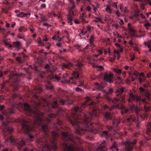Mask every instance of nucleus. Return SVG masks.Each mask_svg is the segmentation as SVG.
<instances>
[{"mask_svg":"<svg viewBox=\"0 0 151 151\" xmlns=\"http://www.w3.org/2000/svg\"><path fill=\"white\" fill-rule=\"evenodd\" d=\"M34 137V136L33 135H30L29 136V141H32V138Z\"/></svg>","mask_w":151,"mask_h":151,"instance_id":"obj_59","label":"nucleus"},{"mask_svg":"<svg viewBox=\"0 0 151 151\" xmlns=\"http://www.w3.org/2000/svg\"><path fill=\"white\" fill-rule=\"evenodd\" d=\"M44 50L43 49H42L40 50H39V51L37 52V53H38L40 55L43 53H44Z\"/></svg>","mask_w":151,"mask_h":151,"instance_id":"obj_51","label":"nucleus"},{"mask_svg":"<svg viewBox=\"0 0 151 151\" xmlns=\"http://www.w3.org/2000/svg\"><path fill=\"white\" fill-rule=\"evenodd\" d=\"M117 145L116 142H114L112 145V146L111 147V148H115L117 150V151H118V150L117 149Z\"/></svg>","mask_w":151,"mask_h":151,"instance_id":"obj_33","label":"nucleus"},{"mask_svg":"<svg viewBox=\"0 0 151 151\" xmlns=\"http://www.w3.org/2000/svg\"><path fill=\"white\" fill-rule=\"evenodd\" d=\"M135 118L134 116L130 115L129 117L127 119L126 121L127 122H130L135 121Z\"/></svg>","mask_w":151,"mask_h":151,"instance_id":"obj_22","label":"nucleus"},{"mask_svg":"<svg viewBox=\"0 0 151 151\" xmlns=\"http://www.w3.org/2000/svg\"><path fill=\"white\" fill-rule=\"evenodd\" d=\"M9 73V79L10 80H12L15 83V84H17L19 81V76L17 74L12 73L11 71L8 69L4 71V74L5 75H6Z\"/></svg>","mask_w":151,"mask_h":151,"instance_id":"obj_8","label":"nucleus"},{"mask_svg":"<svg viewBox=\"0 0 151 151\" xmlns=\"http://www.w3.org/2000/svg\"><path fill=\"white\" fill-rule=\"evenodd\" d=\"M78 68L75 71H74L72 73L73 77H70L69 81H62V83H73L74 84H76V82H73L72 81H74V79H75L77 80H79L78 82H80V84L78 85V86H83V82L82 80H81V78L82 77V76L81 75V72L80 71V69L81 68V67H77Z\"/></svg>","mask_w":151,"mask_h":151,"instance_id":"obj_7","label":"nucleus"},{"mask_svg":"<svg viewBox=\"0 0 151 151\" xmlns=\"http://www.w3.org/2000/svg\"><path fill=\"white\" fill-rule=\"evenodd\" d=\"M41 9H43L46 7V5L45 4H42L40 6Z\"/></svg>","mask_w":151,"mask_h":151,"instance_id":"obj_53","label":"nucleus"},{"mask_svg":"<svg viewBox=\"0 0 151 151\" xmlns=\"http://www.w3.org/2000/svg\"><path fill=\"white\" fill-rule=\"evenodd\" d=\"M65 142L62 144L63 151H74L77 147V143L81 144L82 141L79 137L69 134L68 132H61Z\"/></svg>","mask_w":151,"mask_h":151,"instance_id":"obj_5","label":"nucleus"},{"mask_svg":"<svg viewBox=\"0 0 151 151\" xmlns=\"http://www.w3.org/2000/svg\"><path fill=\"white\" fill-rule=\"evenodd\" d=\"M19 30L20 32H24L26 31L27 30V29L25 28L24 27L22 26L19 28Z\"/></svg>","mask_w":151,"mask_h":151,"instance_id":"obj_28","label":"nucleus"},{"mask_svg":"<svg viewBox=\"0 0 151 151\" xmlns=\"http://www.w3.org/2000/svg\"><path fill=\"white\" fill-rule=\"evenodd\" d=\"M70 5H71V4H70ZM71 5L72 6H70V9L74 10L75 7V6L74 5V4H71Z\"/></svg>","mask_w":151,"mask_h":151,"instance_id":"obj_52","label":"nucleus"},{"mask_svg":"<svg viewBox=\"0 0 151 151\" xmlns=\"http://www.w3.org/2000/svg\"><path fill=\"white\" fill-rule=\"evenodd\" d=\"M80 19L83 23H88V21H86L85 20V19L84 18V13H83L82 14V15L80 16Z\"/></svg>","mask_w":151,"mask_h":151,"instance_id":"obj_24","label":"nucleus"},{"mask_svg":"<svg viewBox=\"0 0 151 151\" xmlns=\"http://www.w3.org/2000/svg\"><path fill=\"white\" fill-rule=\"evenodd\" d=\"M113 70L117 74H120L121 73V71L120 70L116 68L113 69Z\"/></svg>","mask_w":151,"mask_h":151,"instance_id":"obj_39","label":"nucleus"},{"mask_svg":"<svg viewBox=\"0 0 151 151\" xmlns=\"http://www.w3.org/2000/svg\"><path fill=\"white\" fill-rule=\"evenodd\" d=\"M139 89L141 92H142L143 93L144 92H145V89L143 88L142 87H140L139 88Z\"/></svg>","mask_w":151,"mask_h":151,"instance_id":"obj_45","label":"nucleus"},{"mask_svg":"<svg viewBox=\"0 0 151 151\" xmlns=\"http://www.w3.org/2000/svg\"><path fill=\"white\" fill-rule=\"evenodd\" d=\"M147 129L146 131L145 137L147 139H151V121L147 125Z\"/></svg>","mask_w":151,"mask_h":151,"instance_id":"obj_13","label":"nucleus"},{"mask_svg":"<svg viewBox=\"0 0 151 151\" xmlns=\"http://www.w3.org/2000/svg\"><path fill=\"white\" fill-rule=\"evenodd\" d=\"M95 88L93 89V90H96L98 91L101 90L103 87V86L99 84L98 83H96L95 84Z\"/></svg>","mask_w":151,"mask_h":151,"instance_id":"obj_19","label":"nucleus"},{"mask_svg":"<svg viewBox=\"0 0 151 151\" xmlns=\"http://www.w3.org/2000/svg\"><path fill=\"white\" fill-rule=\"evenodd\" d=\"M104 117L107 120L111 119L113 117V115L111 113L109 112H106L104 114Z\"/></svg>","mask_w":151,"mask_h":151,"instance_id":"obj_17","label":"nucleus"},{"mask_svg":"<svg viewBox=\"0 0 151 151\" xmlns=\"http://www.w3.org/2000/svg\"><path fill=\"white\" fill-rule=\"evenodd\" d=\"M47 89H49L50 90H52L53 89V86L52 85L47 86Z\"/></svg>","mask_w":151,"mask_h":151,"instance_id":"obj_44","label":"nucleus"},{"mask_svg":"<svg viewBox=\"0 0 151 151\" xmlns=\"http://www.w3.org/2000/svg\"><path fill=\"white\" fill-rule=\"evenodd\" d=\"M34 93L35 94L34 95V96L36 98H37L38 96L36 94L37 93H40L42 91V88L40 87L36 86L34 88Z\"/></svg>","mask_w":151,"mask_h":151,"instance_id":"obj_18","label":"nucleus"},{"mask_svg":"<svg viewBox=\"0 0 151 151\" xmlns=\"http://www.w3.org/2000/svg\"><path fill=\"white\" fill-rule=\"evenodd\" d=\"M45 38L43 39V41L44 42H47L48 41V40L47 38V36L46 35H45Z\"/></svg>","mask_w":151,"mask_h":151,"instance_id":"obj_58","label":"nucleus"},{"mask_svg":"<svg viewBox=\"0 0 151 151\" xmlns=\"http://www.w3.org/2000/svg\"><path fill=\"white\" fill-rule=\"evenodd\" d=\"M147 77L148 78H150L151 77V72H149L147 74Z\"/></svg>","mask_w":151,"mask_h":151,"instance_id":"obj_57","label":"nucleus"},{"mask_svg":"<svg viewBox=\"0 0 151 151\" xmlns=\"http://www.w3.org/2000/svg\"><path fill=\"white\" fill-rule=\"evenodd\" d=\"M113 74L112 73L110 72L109 74L107 73H106L104 75V79L105 81L110 83L113 82L112 80L113 78Z\"/></svg>","mask_w":151,"mask_h":151,"instance_id":"obj_14","label":"nucleus"},{"mask_svg":"<svg viewBox=\"0 0 151 151\" xmlns=\"http://www.w3.org/2000/svg\"><path fill=\"white\" fill-rule=\"evenodd\" d=\"M17 16L19 17H23V12H21L17 15Z\"/></svg>","mask_w":151,"mask_h":151,"instance_id":"obj_49","label":"nucleus"},{"mask_svg":"<svg viewBox=\"0 0 151 151\" xmlns=\"http://www.w3.org/2000/svg\"><path fill=\"white\" fill-rule=\"evenodd\" d=\"M69 2L70 3V4H75L74 0H68Z\"/></svg>","mask_w":151,"mask_h":151,"instance_id":"obj_60","label":"nucleus"},{"mask_svg":"<svg viewBox=\"0 0 151 151\" xmlns=\"http://www.w3.org/2000/svg\"><path fill=\"white\" fill-rule=\"evenodd\" d=\"M96 68V69L99 71H101L104 69L103 67H95Z\"/></svg>","mask_w":151,"mask_h":151,"instance_id":"obj_40","label":"nucleus"},{"mask_svg":"<svg viewBox=\"0 0 151 151\" xmlns=\"http://www.w3.org/2000/svg\"><path fill=\"white\" fill-rule=\"evenodd\" d=\"M38 43L39 44L38 45L39 46H42L44 45V44L42 42L40 37L39 38V39L38 40Z\"/></svg>","mask_w":151,"mask_h":151,"instance_id":"obj_30","label":"nucleus"},{"mask_svg":"<svg viewBox=\"0 0 151 151\" xmlns=\"http://www.w3.org/2000/svg\"><path fill=\"white\" fill-rule=\"evenodd\" d=\"M52 79H55L57 81H58L60 80V77L56 75H53L52 76Z\"/></svg>","mask_w":151,"mask_h":151,"instance_id":"obj_35","label":"nucleus"},{"mask_svg":"<svg viewBox=\"0 0 151 151\" xmlns=\"http://www.w3.org/2000/svg\"><path fill=\"white\" fill-rule=\"evenodd\" d=\"M93 41H90V44L91 45V47L92 48L94 47L95 46V45H94V44L93 43Z\"/></svg>","mask_w":151,"mask_h":151,"instance_id":"obj_54","label":"nucleus"},{"mask_svg":"<svg viewBox=\"0 0 151 151\" xmlns=\"http://www.w3.org/2000/svg\"><path fill=\"white\" fill-rule=\"evenodd\" d=\"M114 59L116 58V55H117V59L119 60L120 57V55L119 52L117 50H114Z\"/></svg>","mask_w":151,"mask_h":151,"instance_id":"obj_23","label":"nucleus"},{"mask_svg":"<svg viewBox=\"0 0 151 151\" xmlns=\"http://www.w3.org/2000/svg\"><path fill=\"white\" fill-rule=\"evenodd\" d=\"M4 108V106L2 105L0 106V110L3 112L4 115L8 116L9 114H12L15 112V111L13 107L9 108L6 111H3Z\"/></svg>","mask_w":151,"mask_h":151,"instance_id":"obj_10","label":"nucleus"},{"mask_svg":"<svg viewBox=\"0 0 151 151\" xmlns=\"http://www.w3.org/2000/svg\"><path fill=\"white\" fill-rule=\"evenodd\" d=\"M91 100L90 98L87 97L85 102L76 107L72 116L68 117L72 125L75 126L76 133L80 135L87 131L94 133L99 131L95 129L91 120L94 117L99 116L101 111L94 102H88Z\"/></svg>","mask_w":151,"mask_h":151,"instance_id":"obj_2","label":"nucleus"},{"mask_svg":"<svg viewBox=\"0 0 151 151\" xmlns=\"http://www.w3.org/2000/svg\"><path fill=\"white\" fill-rule=\"evenodd\" d=\"M67 99L66 100H63V99H61L59 101V104L62 105H64L65 104V102H66V101H69V100L68 99V98L69 97V96H67Z\"/></svg>","mask_w":151,"mask_h":151,"instance_id":"obj_25","label":"nucleus"},{"mask_svg":"<svg viewBox=\"0 0 151 151\" xmlns=\"http://www.w3.org/2000/svg\"><path fill=\"white\" fill-rule=\"evenodd\" d=\"M75 23L76 24H79L80 23V22L78 19H76L75 21Z\"/></svg>","mask_w":151,"mask_h":151,"instance_id":"obj_63","label":"nucleus"},{"mask_svg":"<svg viewBox=\"0 0 151 151\" xmlns=\"http://www.w3.org/2000/svg\"><path fill=\"white\" fill-rule=\"evenodd\" d=\"M111 6L109 5H106V11L109 13H111L112 12V10L111 9Z\"/></svg>","mask_w":151,"mask_h":151,"instance_id":"obj_26","label":"nucleus"},{"mask_svg":"<svg viewBox=\"0 0 151 151\" xmlns=\"http://www.w3.org/2000/svg\"><path fill=\"white\" fill-rule=\"evenodd\" d=\"M18 56L16 58V60L19 63H21L25 60L27 56L23 52L17 54Z\"/></svg>","mask_w":151,"mask_h":151,"instance_id":"obj_11","label":"nucleus"},{"mask_svg":"<svg viewBox=\"0 0 151 151\" xmlns=\"http://www.w3.org/2000/svg\"><path fill=\"white\" fill-rule=\"evenodd\" d=\"M106 141L103 140L101 144L98 146L96 150L94 151H107V149L106 146Z\"/></svg>","mask_w":151,"mask_h":151,"instance_id":"obj_15","label":"nucleus"},{"mask_svg":"<svg viewBox=\"0 0 151 151\" xmlns=\"http://www.w3.org/2000/svg\"><path fill=\"white\" fill-rule=\"evenodd\" d=\"M56 115L54 113H51L49 114L48 116L50 118L55 117L56 116Z\"/></svg>","mask_w":151,"mask_h":151,"instance_id":"obj_38","label":"nucleus"},{"mask_svg":"<svg viewBox=\"0 0 151 151\" xmlns=\"http://www.w3.org/2000/svg\"><path fill=\"white\" fill-rule=\"evenodd\" d=\"M57 45L59 47H61L62 46V45L61 43L58 42L57 44Z\"/></svg>","mask_w":151,"mask_h":151,"instance_id":"obj_64","label":"nucleus"},{"mask_svg":"<svg viewBox=\"0 0 151 151\" xmlns=\"http://www.w3.org/2000/svg\"><path fill=\"white\" fill-rule=\"evenodd\" d=\"M57 124L58 125H61L62 124V122L60 120H58L57 121Z\"/></svg>","mask_w":151,"mask_h":151,"instance_id":"obj_55","label":"nucleus"},{"mask_svg":"<svg viewBox=\"0 0 151 151\" xmlns=\"http://www.w3.org/2000/svg\"><path fill=\"white\" fill-rule=\"evenodd\" d=\"M69 14H70V15H71V14L73 15H74V12L73 11V10L70 9Z\"/></svg>","mask_w":151,"mask_h":151,"instance_id":"obj_50","label":"nucleus"},{"mask_svg":"<svg viewBox=\"0 0 151 151\" xmlns=\"http://www.w3.org/2000/svg\"><path fill=\"white\" fill-rule=\"evenodd\" d=\"M21 44L19 42H14L13 46L17 48V50L18 51L21 48Z\"/></svg>","mask_w":151,"mask_h":151,"instance_id":"obj_20","label":"nucleus"},{"mask_svg":"<svg viewBox=\"0 0 151 151\" xmlns=\"http://www.w3.org/2000/svg\"><path fill=\"white\" fill-rule=\"evenodd\" d=\"M23 151H37L35 150H31L28 149L27 148H25Z\"/></svg>","mask_w":151,"mask_h":151,"instance_id":"obj_42","label":"nucleus"},{"mask_svg":"<svg viewBox=\"0 0 151 151\" xmlns=\"http://www.w3.org/2000/svg\"><path fill=\"white\" fill-rule=\"evenodd\" d=\"M130 99H129V102H131V99L135 101L137 105L141 106L143 104L144 106L145 111L142 114H140V111L134 105H130L129 108L124 109L121 112V114L123 115H125L133 112L134 111L135 114L139 116V117L143 120H145L148 117V115L146 112L148 111H151V106L149 105V104L146 102L145 99H141L139 96H136L132 93L129 94Z\"/></svg>","mask_w":151,"mask_h":151,"instance_id":"obj_3","label":"nucleus"},{"mask_svg":"<svg viewBox=\"0 0 151 151\" xmlns=\"http://www.w3.org/2000/svg\"><path fill=\"white\" fill-rule=\"evenodd\" d=\"M67 18L68 21L72 20L73 19L72 17L70 14H69L68 15Z\"/></svg>","mask_w":151,"mask_h":151,"instance_id":"obj_47","label":"nucleus"},{"mask_svg":"<svg viewBox=\"0 0 151 151\" xmlns=\"http://www.w3.org/2000/svg\"><path fill=\"white\" fill-rule=\"evenodd\" d=\"M91 9V8L89 6H87L86 8V10L88 11H90Z\"/></svg>","mask_w":151,"mask_h":151,"instance_id":"obj_62","label":"nucleus"},{"mask_svg":"<svg viewBox=\"0 0 151 151\" xmlns=\"http://www.w3.org/2000/svg\"><path fill=\"white\" fill-rule=\"evenodd\" d=\"M18 106L21 107L27 116H31L33 118V121L31 122L23 119L21 120L23 131L25 133H28L30 131L40 127L42 132L43 133L44 135L37 139V143L38 147L41 148L40 150L42 151H51V150L56 151L57 149L56 142L58 134L55 131H53L51 133L52 137L50 139L49 127L47 124L43 123L42 116L44 113L37 108L35 110L32 109L29 105L27 103L23 104L20 103Z\"/></svg>","mask_w":151,"mask_h":151,"instance_id":"obj_1","label":"nucleus"},{"mask_svg":"<svg viewBox=\"0 0 151 151\" xmlns=\"http://www.w3.org/2000/svg\"><path fill=\"white\" fill-rule=\"evenodd\" d=\"M6 85L4 83L2 84H1V88L2 89H4L5 88Z\"/></svg>","mask_w":151,"mask_h":151,"instance_id":"obj_56","label":"nucleus"},{"mask_svg":"<svg viewBox=\"0 0 151 151\" xmlns=\"http://www.w3.org/2000/svg\"><path fill=\"white\" fill-rule=\"evenodd\" d=\"M137 141L134 140L132 142L127 141L125 143V148L124 151H132L133 150L134 145L136 143Z\"/></svg>","mask_w":151,"mask_h":151,"instance_id":"obj_9","label":"nucleus"},{"mask_svg":"<svg viewBox=\"0 0 151 151\" xmlns=\"http://www.w3.org/2000/svg\"><path fill=\"white\" fill-rule=\"evenodd\" d=\"M120 120L118 119H114L113 121V126L112 127H110L109 128V130H111L113 129L114 130L115 128H117L120 123Z\"/></svg>","mask_w":151,"mask_h":151,"instance_id":"obj_16","label":"nucleus"},{"mask_svg":"<svg viewBox=\"0 0 151 151\" xmlns=\"http://www.w3.org/2000/svg\"><path fill=\"white\" fill-rule=\"evenodd\" d=\"M5 44L6 45L8 46V47L9 48L12 49V46L10 44H8L7 43H6Z\"/></svg>","mask_w":151,"mask_h":151,"instance_id":"obj_61","label":"nucleus"},{"mask_svg":"<svg viewBox=\"0 0 151 151\" xmlns=\"http://www.w3.org/2000/svg\"><path fill=\"white\" fill-rule=\"evenodd\" d=\"M74 65H76V66H81L83 64L80 61H79L78 60H76V64H74Z\"/></svg>","mask_w":151,"mask_h":151,"instance_id":"obj_31","label":"nucleus"},{"mask_svg":"<svg viewBox=\"0 0 151 151\" xmlns=\"http://www.w3.org/2000/svg\"><path fill=\"white\" fill-rule=\"evenodd\" d=\"M2 125L3 127V134L5 139V143L8 145L9 143L16 145L19 150L25 145V139L24 138L16 139L11 136V133L13 132V128L9 127L10 123L8 121L3 122Z\"/></svg>","mask_w":151,"mask_h":151,"instance_id":"obj_4","label":"nucleus"},{"mask_svg":"<svg viewBox=\"0 0 151 151\" xmlns=\"http://www.w3.org/2000/svg\"><path fill=\"white\" fill-rule=\"evenodd\" d=\"M40 18L41 19V21H48V19L45 16H41L40 17Z\"/></svg>","mask_w":151,"mask_h":151,"instance_id":"obj_34","label":"nucleus"},{"mask_svg":"<svg viewBox=\"0 0 151 151\" xmlns=\"http://www.w3.org/2000/svg\"><path fill=\"white\" fill-rule=\"evenodd\" d=\"M45 67V68L46 69V70L47 71V72H50L51 73H52V71L51 70H49V67Z\"/></svg>","mask_w":151,"mask_h":151,"instance_id":"obj_46","label":"nucleus"},{"mask_svg":"<svg viewBox=\"0 0 151 151\" xmlns=\"http://www.w3.org/2000/svg\"><path fill=\"white\" fill-rule=\"evenodd\" d=\"M124 91V88L121 87L118 88L116 92V95L118 97L115 98L113 99H109L110 102H112V103L115 104L114 108H118L121 101L125 102V95L123 93Z\"/></svg>","mask_w":151,"mask_h":151,"instance_id":"obj_6","label":"nucleus"},{"mask_svg":"<svg viewBox=\"0 0 151 151\" xmlns=\"http://www.w3.org/2000/svg\"><path fill=\"white\" fill-rule=\"evenodd\" d=\"M89 49V46L88 45L84 48H83V52L85 54H86Z\"/></svg>","mask_w":151,"mask_h":151,"instance_id":"obj_29","label":"nucleus"},{"mask_svg":"<svg viewBox=\"0 0 151 151\" xmlns=\"http://www.w3.org/2000/svg\"><path fill=\"white\" fill-rule=\"evenodd\" d=\"M98 51L99 52L98 54L95 55V56L96 58H97L99 55L102 54L103 53L102 49H101L100 50H98Z\"/></svg>","mask_w":151,"mask_h":151,"instance_id":"obj_37","label":"nucleus"},{"mask_svg":"<svg viewBox=\"0 0 151 151\" xmlns=\"http://www.w3.org/2000/svg\"><path fill=\"white\" fill-rule=\"evenodd\" d=\"M115 44V46L118 48L120 52H122L123 51L122 47L120 44L116 43Z\"/></svg>","mask_w":151,"mask_h":151,"instance_id":"obj_27","label":"nucleus"},{"mask_svg":"<svg viewBox=\"0 0 151 151\" xmlns=\"http://www.w3.org/2000/svg\"><path fill=\"white\" fill-rule=\"evenodd\" d=\"M109 132L108 131H103L101 133L100 136L102 137H105L106 138H108L109 136Z\"/></svg>","mask_w":151,"mask_h":151,"instance_id":"obj_21","label":"nucleus"},{"mask_svg":"<svg viewBox=\"0 0 151 151\" xmlns=\"http://www.w3.org/2000/svg\"><path fill=\"white\" fill-rule=\"evenodd\" d=\"M134 74L136 76V78L138 77V76L139 75V77L138 78V79L140 83H142L145 81L146 78L144 73H142L139 74V72L135 71L134 73Z\"/></svg>","mask_w":151,"mask_h":151,"instance_id":"obj_12","label":"nucleus"},{"mask_svg":"<svg viewBox=\"0 0 151 151\" xmlns=\"http://www.w3.org/2000/svg\"><path fill=\"white\" fill-rule=\"evenodd\" d=\"M76 91L78 92H80L82 91V89L79 87H76Z\"/></svg>","mask_w":151,"mask_h":151,"instance_id":"obj_43","label":"nucleus"},{"mask_svg":"<svg viewBox=\"0 0 151 151\" xmlns=\"http://www.w3.org/2000/svg\"><path fill=\"white\" fill-rule=\"evenodd\" d=\"M26 44L27 46H28L31 43V41L30 40H26Z\"/></svg>","mask_w":151,"mask_h":151,"instance_id":"obj_48","label":"nucleus"},{"mask_svg":"<svg viewBox=\"0 0 151 151\" xmlns=\"http://www.w3.org/2000/svg\"><path fill=\"white\" fill-rule=\"evenodd\" d=\"M58 105V102L57 101H54L53 104H52V106L53 108H55L56 107L58 108L57 106Z\"/></svg>","mask_w":151,"mask_h":151,"instance_id":"obj_36","label":"nucleus"},{"mask_svg":"<svg viewBox=\"0 0 151 151\" xmlns=\"http://www.w3.org/2000/svg\"><path fill=\"white\" fill-rule=\"evenodd\" d=\"M113 91V89L112 88H110L109 89V91L107 92V94H111L112 93Z\"/></svg>","mask_w":151,"mask_h":151,"instance_id":"obj_41","label":"nucleus"},{"mask_svg":"<svg viewBox=\"0 0 151 151\" xmlns=\"http://www.w3.org/2000/svg\"><path fill=\"white\" fill-rule=\"evenodd\" d=\"M144 26L145 27L146 29L148 30L149 29V27L151 26V24L147 22L145 24Z\"/></svg>","mask_w":151,"mask_h":151,"instance_id":"obj_32","label":"nucleus"}]
</instances>
